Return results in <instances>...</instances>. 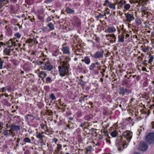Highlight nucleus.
<instances>
[{
  "mask_svg": "<svg viewBox=\"0 0 154 154\" xmlns=\"http://www.w3.org/2000/svg\"><path fill=\"white\" fill-rule=\"evenodd\" d=\"M61 66L58 67L59 73L60 75L63 76L68 74L69 64L66 61H61Z\"/></svg>",
  "mask_w": 154,
  "mask_h": 154,
  "instance_id": "1",
  "label": "nucleus"
},
{
  "mask_svg": "<svg viewBox=\"0 0 154 154\" xmlns=\"http://www.w3.org/2000/svg\"><path fill=\"white\" fill-rule=\"evenodd\" d=\"M116 144L118 150L119 151L122 150L123 149L127 146V143L121 139V137H119L117 138Z\"/></svg>",
  "mask_w": 154,
  "mask_h": 154,
  "instance_id": "2",
  "label": "nucleus"
},
{
  "mask_svg": "<svg viewBox=\"0 0 154 154\" xmlns=\"http://www.w3.org/2000/svg\"><path fill=\"white\" fill-rule=\"evenodd\" d=\"M132 134L130 132L126 131L123 132L121 139L127 143H129L132 138Z\"/></svg>",
  "mask_w": 154,
  "mask_h": 154,
  "instance_id": "3",
  "label": "nucleus"
},
{
  "mask_svg": "<svg viewBox=\"0 0 154 154\" xmlns=\"http://www.w3.org/2000/svg\"><path fill=\"white\" fill-rule=\"evenodd\" d=\"M9 128H10L9 130V132L11 133V134H13V131L17 132L18 131L20 130V126L19 125H16L13 124L9 125Z\"/></svg>",
  "mask_w": 154,
  "mask_h": 154,
  "instance_id": "4",
  "label": "nucleus"
},
{
  "mask_svg": "<svg viewBox=\"0 0 154 154\" xmlns=\"http://www.w3.org/2000/svg\"><path fill=\"white\" fill-rule=\"evenodd\" d=\"M146 140L149 144L154 143V133H150L146 136Z\"/></svg>",
  "mask_w": 154,
  "mask_h": 154,
  "instance_id": "5",
  "label": "nucleus"
},
{
  "mask_svg": "<svg viewBox=\"0 0 154 154\" xmlns=\"http://www.w3.org/2000/svg\"><path fill=\"white\" fill-rule=\"evenodd\" d=\"M41 64H43L44 66H42L41 68L42 69H47L50 71L52 68L53 67L51 65L50 63H45L43 62H40Z\"/></svg>",
  "mask_w": 154,
  "mask_h": 154,
  "instance_id": "6",
  "label": "nucleus"
},
{
  "mask_svg": "<svg viewBox=\"0 0 154 154\" xmlns=\"http://www.w3.org/2000/svg\"><path fill=\"white\" fill-rule=\"evenodd\" d=\"M103 52L104 51L103 50H101L99 51L96 52L92 56V57L96 59L101 58L103 56Z\"/></svg>",
  "mask_w": 154,
  "mask_h": 154,
  "instance_id": "7",
  "label": "nucleus"
},
{
  "mask_svg": "<svg viewBox=\"0 0 154 154\" xmlns=\"http://www.w3.org/2000/svg\"><path fill=\"white\" fill-rule=\"evenodd\" d=\"M148 148L147 145L145 142H144L140 143L138 149L140 150L145 151Z\"/></svg>",
  "mask_w": 154,
  "mask_h": 154,
  "instance_id": "8",
  "label": "nucleus"
},
{
  "mask_svg": "<svg viewBox=\"0 0 154 154\" xmlns=\"http://www.w3.org/2000/svg\"><path fill=\"white\" fill-rule=\"evenodd\" d=\"M125 15L126 18V20L128 22L130 23L131 21L134 19L133 15L128 13L125 14Z\"/></svg>",
  "mask_w": 154,
  "mask_h": 154,
  "instance_id": "9",
  "label": "nucleus"
},
{
  "mask_svg": "<svg viewBox=\"0 0 154 154\" xmlns=\"http://www.w3.org/2000/svg\"><path fill=\"white\" fill-rule=\"evenodd\" d=\"M40 71L39 69H37L36 72L38 74V76L39 77L43 79L47 76L46 73L44 72L41 71Z\"/></svg>",
  "mask_w": 154,
  "mask_h": 154,
  "instance_id": "10",
  "label": "nucleus"
},
{
  "mask_svg": "<svg viewBox=\"0 0 154 154\" xmlns=\"http://www.w3.org/2000/svg\"><path fill=\"white\" fill-rule=\"evenodd\" d=\"M82 62H84L87 64H89L90 63V60L89 58L87 57H85L84 59L82 60Z\"/></svg>",
  "mask_w": 154,
  "mask_h": 154,
  "instance_id": "11",
  "label": "nucleus"
},
{
  "mask_svg": "<svg viewBox=\"0 0 154 154\" xmlns=\"http://www.w3.org/2000/svg\"><path fill=\"white\" fill-rule=\"evenodd\" d=\"M116 31V29L113 26L108 27L107 29V32L109 33L112 32Z\"/></svg>",
  "mask_w": 154,
  "mask_h": 154,
  "instance_id": "12",
  "label": "nucleus"
},
{
  "mask_svg": "<svg viewBox=\"0 0 154 154\" xmlns=\"http://www.w3.org/2000/svg\"><path fill=\"white\" fill-rule=\"evenodd\" d=\"M62 50L64 53L67 54L70 53L69 48L67 47H63Z\"/></svg>",
  "mask_w": 154,
  "mask_h": 154,
  "instance_id": "13",
  "label": "nucleus"
},
{
  "mask_svg": "<svg viewBox=\"0 0 154 154\" xmlns=\"http://www.w3.org/2000/svg\"><path fill=\"white\" fill-rule=\"evenodd\" d=\"M9 48H11L8 46L7 48H5L4 50V52L5 54L6 55H10V51Z\"/></svg>",
  "mask_w": 154,
  "mask_h": 154,
  "instance_id": "14",
  "label": "nucleus"
},
{
  "mask_svg": "<svg viewBox=\"0 0 154 154\" xmlns=\"http://www.w3.org/2000/svg\"><path fill=\"white\" fill-rule=\"evenodd\" d=\"M42 133H43V132H42V133H39L36 136L37 137V138H38L42 141V143L43 142V137L44 136L42 135Z\"/></svg>",
  "mask_w": 154,
  "mask_h": 154,
  "instance_id": "15",
  "label": "nucleus"
},
{
  "mask_svg": "<svg viewBox=\"0 0 154 154\" xmlns=\"http://www.w3.org/2000/svg\"><path fill=\"white\" fill-rule=\"evenodd\" d=\"M9 43H11V45H9V46L11 48L12 46H14L15 47L17 45V44H16L15 42L13 41V40L11 39L8 41Z\"/></svg>",
  "mask_w": 154,
  "mask_h": 154,
  "instance_id": "16",
  "label": "nucleus"
},
{
  "mask_svg": "<svg viewBox=\"0 0 154 154\" xmlns=\"http://www.w3.org/2000/svg\"><path fill=\"white\" fill-rule=\"evenodd\" d=\"M127 92V91L126 89L123 88H121L119 89V93L122 95L124 94L125 93Z\"/></svg>",
  "mask_w": 154,
  "mask_h": 154,
  "instance_id": "17",
  "label": "nucleus"
},
{
  "mask_svg": "<svg viewBox=\"0 0 154 154\" xmlns=\"http://www.w3.org/2000/svg\"><path fill=\"white\" fill-rule=\"evenodd\" d=\"M118 132L116 131H114L112 132L111 134L112 137H116L118 135Z\"/></svg>",
  "mask_w": 154,
  "mask_h": 154,
  "instance_id": "18",
  "label": "nucleus"
},
{
  "mask_svg": "<svg viewBox=\"0 0 154 154\" xmlns=\"http://www.w3.org/2000/svg\"><path fill=\"white\" fill-rule=\"evenodd\" d=\"M106 37H108V36L110 37H111L112 38H111L112 39H114V40L113 41L114 42H115L116 41V38L114 34H109L108 35H106Z\"/></svg>",
  "mask_w": 154,
  "mask_h": 154,
  "instance_id": "19",
  "label": "nucleus"
},
{
  "mask_svg": "<svg viewBox=\"0 0 154 154\" xmlns=\"http://www.w3.org/2000/svg\"><path fill=\"white\" fill-rule=\"evenodd\" d=\"M124 36L122 35H119L118 36V41L119 42H122L124 41Z\"/></svg>",
  "mask_w": 154,
  "mask_h": 154,
  "instance_id": "20",
  "label": "nucleus"
},
{
  "mask_svg": "<svg viewBox=\"0 0 154 154\" xmlns=\"http://www.w3.org/2000/svg\"><path fill=\"white\" fill-rule=\"evenodd\" d=\"M48 26L50 28V30H53L54 29V25L53 24L51 23H50L48 25Z\"/></svg>",
  "mask_w": 154,
  "mask_h": 154,
  "instance_id": "21",
  "label": "nucleus"
},
{
  "mask_svg": "<svg viewBox=\"0 0 154 154\" xmlns=\"http://www.w3.org/2000/svg\"><path fill=\"white\" fill-rule=\"evenodd\" d=\"M8 131H9V130H5L3 132V134H4V135L6 136H8L9 135H11L12 134H11V133L10 132H8Z\"/></svg>",
  "mask_w": 154,
  "mask_h": 154,
  "instance_id": "22",
  "label": "nucleus"
},
{
  "mask_svg": "<svg viewBox=\"0 0 154 154\" xmlns=\"http://www.w3.org/2000/svg\"><path fill=\"white\" fill-rule=\"evenodd\" d=\"M141 47L143 51L145 52H147L148 51V49L145 46H142Z\"/></svg>",
  "mask_w": 154,
  "mask_h": 154,
  "instance_id": "23",
  "label": "nucleus"
},
{
  "mask_svg": "<svg viewBox=\"0 0 154 154\" xmlns=\"http://www.w3.org/2000/svg\"><path fill=\"white\" fill-rule=\"evenodd\" d=\"M66 11L67 13L69 14L72 13L74 12V11L73 10L69 8H67Z\"/></svg>",
  "mask_w": 154,
  "mask_h": 154,
  "instance_id": "24",
  "label": "nucleus"
},
{
  "mask_svg": "<svg viewBox=\"0 0 154 154\" xmlns=\"http://www.w3.org/2000/svg\"><path fill=\"white\" fill-rule=\"evenodd\" d=\"M23 141L25 142L29 143L31 142L30 139L28 137H25L23 139Z\"/></svg>",
  "mask_w": 154,
  "mask_h": 154,
  "instance_id": "25",
  "label": "nucleus"
},
{
  "mask_svg": "<svg viewBox=\"0 0 154 154\" xmlns=\"http://www.w3.org/2000/svg\"><path fill=\"white\" fill-rule=\"evenodd\" d=\"M130 7V5L129 4H126L124 6V8L126 10L128 9Z\"/></svg>",
  "mask_w": 154,
  "mask_h": 154,
  "instance_id": "26",
  "label": "nucleus"
},
{
  "mask_svg": "<svg viewBox=\"0 0 154 154\" xmlns=\"http://www.w3.org/2000/svg\"><path fill=\"white\" fill-rule=\"evenodd\" d=\"M95 66L94 63H93L89 67V69L90 70H92L94 69Z\"/></svg>",
  "mask_w": 154,
  "mask_h": 154,
  "instance_id": "27",
  "label": "nucleus"
},
{
  "mask_svg": "<svg viewBox=\"0 0 154 154\" xmlns=\"http://www.w3.org/2000/svg\"><path fill=\"white\" fill-rule=\"evenodd\" d=\"M3 63L4 61L1 59H0V69H2Z\"/></svg>",
  "mask_w": 154,
  "mask_h": 154,
  "instance_id": "28",
  "label": "nucleus"
},
{
  "mask_svg": "<svg viewBox=\"0 0 154 154\" xmlns=\"http://www.w3.org/2000/svg\"><path fill=\"white\" fill-rule=\"evenodd\" d=\"M109 10V9L108 8H106L104 11V15L105 16H106V14H109V11H108Z\"/></svg>",
  "mask_w": 154,
  "mask_h": 154,
  "instance_id": "29",
  "label": "nucleus"
},
{
  "mask_svg": "<svg viewBox=\"0 0 154 154\" xmlns=\"http://www.w3.org/2000/svg\"><path fill=\"white\" fill-rule=\"evenodd\" d=\"M109 8H110L113 9H115L116 8L115 6V5L113 3H112L110 4V5L109 6Z\"/></svg>",
  "mask_w": 154,
  "mask_h": 154,
  "instance_id": "30",
  "label": "nucleus"
},
{
  "mask_svg": "<svg viewBox=\"0 0 154 154\" xmlns=\"http://www.w3.org/2000/svg\"><path fill=\"white\" fill-rule=\"evenodd\" d=\"M50 97L51 98L52 100H54L56 99V97L53 94H51L50 95Z\"/></svg>",
  "mask_w": 154,
  "mask_h": 154,
  "instance_id": "31",
  "label": "nucleus"
},
{
  "mask_svg": "<svg viewBox=\"0 0 154 154\" xmlns=\"http://www.w3.org/2000/svg\"><path fill=\"white\" fill-rule=\"evenodd\" d=\"M53 113L52 111L51 110H48L46 112V114L48 115H52Z\"/></svg>",
  "mask_w": 154,
  "mask_h": 154,
  "instance_id": "32",
  "label": "nucleus"
},
{
  "mask_svg": "<svg viewBox=\"0 0 154 154\" xmlns=\"http://www.w3.org/2000/svg\"><path fill=\"white\" fill-rule=\"evenodd\" d=\"M46 81L47 83H50L51 82L52 80L51 78L49 77H48L46 78Z\"/></svg>",
  "mask_w": 154,
  "mask_h": 154,
  "instance_id": "33",
  "label": "nucleus"
},
{
  "mask_svg": "<svg viewBox=\"0 0 154 154\" xmlns=\"http://www.w3.org/2000/svg\"><path fill=\"white\" fill-rule=\"evenodd\" d=\"M31 43H35L36 44H38V42L35 38H34L32 40Z\"/></svg>",
  "mask_w": 154,
  "mask_h": 154,
  "instance_id": "34",
  "label": "nucleus"
},
{
  "mask_svg": "<svg viewBox=\"0 0 154 154\" xmlns=\"http://www.w3.org/2000/svg\"><path fill=\"white\" fill-rule=\"evenodd\" d=\"M104 16V15L101 14H99V15L97 16L96 17L97 18H100L102 17H103Z\"/></svg>",
  "mask_w": 154,
  "mask_h": 154,
  "instance_id": "35",
  "label": "nucleus"
},
{
  "mask_svg": "<svg viewBox=\"0 0 154 154\" xmlns=\"http://www.w3.org/2000/svg\"><path fill=\"white\" fill-rule=\"evenodd\" d=\"M153 57L151 56L150 58V59L149 60V62H148L149 63H151V62H152V60H153Z\"/></svg>",
  "mask_w": 154,
  "mask_h": 154,
  "instance_id": "36",
  "label": "nucleus"
},
{
  "mask_svg": "<svg viewBox=\"0 0 154 154\" xmlns=\"http://www.w3.org/2000/svg\"><path fill=\"white\" fill-rule=\"evenodd\" d=\"M15 36L17 37V38H19L20 37L21 35L20 34H19V33H16L15 35Z\"/></svg>",
  "mask_w": 154,
  "mask_h": 154,
  "instance_id": "37",
  "label": "nucleus"
},
{
  "mask_svg": "<svg viewBox=\"0 0 154 154\" xmlns=\"http://www.w3.org/2000/svg\"><path fill=\"white\" fill-rule=\"evenodd\" d=\"M62 147V145L61 144H58L57 145V149H58L60 150L61 149Z\"/></svg>",
  "mask_w": 154,
  "mask_h": 154,
  "instance_id": "38",
  "label": "nucleus"
},
{
  "mask_svg": "<svg viewBox=\"0 0 154 154\" xmlns=\"http://www.w3.org/2000/svg\"><path fill=\"white\" fill-rule=\"evenodd\" d=\"M8 1H6V2H3L2 3V5H4L5 6H7V4H8Z\"/></svg>",
  "mask_w": 154,
  "mask_h": 154,
  "instance_id": "39",
  "label": "nucleus"
},
{
  "mask_svg": "<svg viewBox=\"0 0 154 154\" xmlns=\"http://www.w3.org/2000/svg\"><path fill=\"white\" fill-rule=\"evenodd\" d=\"M2 123L0 122V133L2 132V130L3 127L2 126Z\"/></svg>",
  "mask_w": 154,
  "mask_h": 154,
  "instance_id": "40",
  "label": "nucleus"
},
{
  "mask_svg": "<svg viewBox=\"0 0 154 154\" xmlns=\"http://www.w3.org/2000/svg\"><path fill=\"white\" fill-rule=\"evenodd\" d=\"M83 100H84V99L82 97H81L79 98V101L80 102H82V101Z\"/></svg>",
  "mask_w": 154,
  "mask_h": 154,
  "instance_id": "41",
  "label": "nucleus"
},
{
  "mask_svg": "<svg viewBox=\"0 0 154 154\" xmlns=\"http://www.w3.org/2000/svg\"><path fill=\"white\" fill-rule=\"evenodd\" d=\"M6 1V0H1L0 3L1 5H2V3Z\"/></svg>",
  "mask_w": 154,
  "mask_h": 154,
  "instance_id": "42",
  "label": "nucleus"
},
{
  "mask_svg": "<svg viewBox=\"0 0 154 154\" xmlns=\"http://www.w3.org/2000/svg\"><path fill=\"white\" fill-rule=\"evenodd\" d=\"M94 64H95V65H96L98 66L99 65V63L98 61L97 60L95 61V63Z\"/></svg>",
  "mask_w": 154,
  "mask_h": 154,
  "instance_id": "43",
  "label": "nucleus"
},
{
  "mask_svg": "<svg viewBox=\"0 0 154 154\" xmlns=\"http://www.w3.org/2000/svg\"><path fill=\"white\" fill-rule=\"evenodd\" d=\"M141 10L142 12L144 14H146V12L144 10L142 9H141Z\"/></svg>",
  "mask_w": 154,
  "mask_h": 154,
  "instance_id": "44",
  "label": "nucleus"
},
{
  "mask_svg": "<svg viewBox=\"0 0 154 154\" xmlns=\"http://www.w3.org/2000/svg\"><path fill=\"white\" fill-rule=\"evenodd\" d=\"M51 17H48L47 19V21H50L51 20Z\"/></svg>",
  "mask_w": 154,
  "mask_h": 154,
  "instance_id": "45",
  "label": "nucleus"
},
{
  "mask_svg": "<svg viewBox=\"0 0 154 154\" xmlns=\"http://www.w3.org/2000/svg\"><path fill=\"white\" fill-rule=\"evenodd\" d=\"M142 70L143 71H146V68L145 67H143Z\"/></svg>",
  "mask_w": 154,
  "mask_h": 154,
  "instance_id": "46",
  "label": "nucleus"
},
{
  "mask_svg": "<svg viewBox=\"0 0 154 154\" xmlns=\"http://www.w3.org/2000/svg\"><path fill=\"white\" fill-rule=\"evenodd\" d=\"M69 124L67 125V127L69 128H70L69 127V124L70 123H71V122H69Z\"/></svg>",
  "mask_w": 154,
  "mask_h": 154,
  "instance_id": "47",
  "label": "nucleus"
},
{
  "mask_svg": "<svg viewBox=\"0 0 154 154\" xmlns=\"http://www.w3.org/2000/svg\"><path fill=\"white\" fill-rule=\"evenodd\" d=\"M109 1L108 0H106L105 1V3L106 4H108V3H109Z\"/></svg>",
  "mask_w": 154,
  "mask_h": 154,
  "instance_id": "48",
  "label": "nucleus"
},
{
  "mask_svg": "<svg viewBox=\"0 0 154 154\" xmlns=\"http://www.w3.org/2000/svg\"><path fill=\"white\" fill-rule=\"evenodd\" d=\"M53 140H54V142H55V143H56L57 141V139H56V138H54V139H53Z\"/></svg>",
  "mask_w": 154,
  "mask_h": 154,
  "instance_id": "49",
  "label": "nucleus"
},
{
  "mask_svg": "<svg viewBox=\"0 0 154 154\" xmlns=\"http://www.w3.org/2000/svg\"><path fill=\"white\" fill-rule=\"evenodd\" d=\"M151 124L152 125V127L153 128H154V122H152Z\"/></svg>",
  "mask_w": 154,
  "mask_h": 154,
  "instance_id": "50",
  "label": "nucleus"
},
{
  "mask_svg": "<svg viewBox=\"0 0 154 154\" xmlns=\"http://www.w3.org/2000/svg\"><path fill=\"white\" fill-rule=\"evenodd\" d=\"M154 107V105H152L151 106H150V108L151 109H153Z\"/></svg>",
  "mask_w": 154,
  "mask_h": 154,
  "instance_id": "51",
  "label": "nucleus"
},
{
  "mask_svg": "<svg viewBox=\"0 0 154 154\" xmlns=\"http://www.w3.org/2000/svg\"><path fill=\"white\" fill-rule=\"evenodd\" d=\"M45 125H41V128H44V126H45Z\"/></svg>",
  "mask_w": 154,
  "mask_h": 154,
  "instance_id": "52",
  "label": "nucleus"
},
{
  "mask_svg": "<svg viewBox=\"0 0 154 154\" xmlns=\"http://www.w3.org/2000/svg\"><path fill=\"white\" fill-rule=\"evenodd\" d=\"M9 48V49L10 51V52L11 51H13L14 50V48L12 49L11 48Z\"/></svg>",
  "mask_w": 154,
  "mask_h": 154,
  "instance_id": "53",
  "label": "nucleus"
},
{
  "mask_svg": "<svg viewBox=\"0 0 154 154\" xmlns=\"http://www.w3.org/2000/svg\"><path fill=\"white\" fill-rule=\"evenodd\" d=\"M20 139L19 138L17 139V142L18 143H19V141H20Z\"/></svg>",
  "mask_w": 154,
  "mask_h": 154,
  "instance_id": "54",
  "label": "nucleus"
},
{
  "mask_svg": "<svg viewBox=\"0 0 154 154\" xmlns=\"http://www.w3.org/2000/svg\"><path fill=\"white\" fill-rule=\"evenodd\" d=\"M5 88H2V92H4V90H5Z\"/></svg>",
  "mask_w": 154,
  "mask_h": 154,
  "instance_id": "55",
  "label": "nucleus"
},
{
  "mask_svg": "<svg viewBox=\"0 0 154 154\" xmlns=\"http://www.w3.org/2000/svg\"><path fill=\"white\" fill-rule=\"evenodd\" d=\"M69 119L70 120H72L73 119V118H72V117H70L69 118Z\"/></svg>",
  "mask_w": 154,
  "mask_h": 154,
  "instance_id": "56",
  "label": "nucleus"
},
{
  "mask_svg": "<svg viewBox=\"0 0 154 154\" xmlns=\"http://www.w3.org/2000/svg\"><path fill=\"white\" fill-rule=\"evenodd\" d=\"M134 100V99L133 98H132L131 100H130V102H131L132 101H133V100Z\"/></svg>",
  "mask_w": 154,
  "mask_h": 154,
  "instance_id": "57",
  "label": "nucleus"
},
{
  "mask_svg": "<svg viewBox=\"0 0 154 154\" xmlns=\"http://www.w3.org/2000/svg\"><path fill=\"white\" fill-rule=\"evenodd\" d=\"M4 95L5 96V97H8V94H4Z\"/></svg>",
  "mask_w": 154,
  "mask_h": 154,
  "instance_id": "58",
  "label": "nucleus"
},
{
  "mask_svg": "<svg viewBox=\"0 0 154 154\" xmlns=\"http://www.w3.org/2000/svg\"><path fill=\"white\" fill-rule=\"evenodd\" d=\"M129 34H126V37H129Z\"/></svg>",
  "mask_w": 154,
  "mask_h": 154,
  "instance_id": "59",
  "label": "nucleus"
},
{
  "mask_svg": "<svg viewBox=\"0 0 154 154\" xmlns=\"http://www.w3.org/2000/svg\"><path fill=\"white\" fill-rule=\"evenodd\" d=\"M28 59L30 60L31 61H32V59L30 57L28 58Z\"/></svg>",
  "mask_w": 154,
  "mask_h": 154,
  "instance_id": "60",
  "label": "nucleus"
},
{
  "mask_svg": "<svg viewBox=\"0 0 154 154\" xmlns=\"http://www.w3.org/2000/svg\"><path fill=\"white\" fill-rule=\"evenodd\" d=\"M100 81L101 82H103V79L102 78H100Z\"/></svg>",
  "mask_w": 154,
  "mask_h": 154,
  "instance_id": "61",
  "label": "nucleus"
},
{
  "mask_svg": "<svg viewBox=\"0 0 154 154\" xmlns=\"http://www.w3.org/2000/svg\"><path fill=\"white\" fill-rule=\"evenodd\" d=\"M77 58H76V57L75 58H74V60L75 61H76V60H77Z\"/></svg>",
  "mask_w": 154,
  "mask_h": 154,
  "instance_id": "62",
  "label": "nucleus"
},
{
  "mask_svg": "<svg viewBox=\"0 0 154 154\" xmlns=\"http://www.w3.org/2000/svg\"><path fill=\"white\" fill-rule=\"evenodd\" d=\"M111 4V2H109V3H108V6H109L110 5V4Z\"/></svg>",
  "mask_w": 154,
  "mask_h": 154,
  "instance_id": "63",
  "label": "nucleus"
},
{
  "mask_svg": "<svg viewBox=\"0 0 154 154\" xmlns=\"http://www.w3.org/2000/svg\"><path fill=\"white\" fill-rule=\"evenodd\" d=\"M134 154H139L137 152H135L134 153Z\"/></svg>",
  "mask_w": 154,
  "mask_h": 154,
  "instance_id": "64",
  "label": "nucleus"
}]
</instances>
